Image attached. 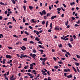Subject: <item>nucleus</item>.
Instances as JSON below:
<instances>
[{
  "label": "nucleus",
  "mask_w": 80,
  "mask_h": 80,
  "mask_svg": "<svg viewBox=\"0 0 80 80\" xmlns=\"http://www.w3.org/2000/svg\"><path fill=\"white\" fill-rule=\"evenodd\" d=\"M29 55L31 56V57L32 58H34V59H35V58L37 57V55H36V54H32L31 53Z\"/></svg>",
  "instance_id": "nucleus-1"
},
{
  "label": "nucleus",
  "mask_w": 80,
  "mask_h": 80,
  "mask_svg": "<svg viewBox=\"0 0 80 80\" xmlns=\"http://www.w3.org/2000/svg\"><path fill=\"white\" fill-rule=\"evenodd\" d=\"M39 13L40 14L41 16H42L43 15H45L46 14V12L45 11V10H43L42 12H40Z\"/></svg>",
  "instance_id": "nucleus-2"
},
{
  "label": "nucleus",
  "mask_w": 80,
  "mask_h": 80,
  "mask_svg": "<svg viewBox=\"0 0 80 80\" xmlns=\"http://www.w3.org/2000/svg\"><path fill=\"white\" fill-rule=\"evenodd\" d=\"M27 74L28 76H30V78H33V76H32V74H30L28 72L27 73Z\"/></svg>",
  "instance_id": "nucleus-3"
},
{
  "label": "nucleus",
  "mask_w": 80,
  "mask_h": 80,
  "mask_svg": "<svg viewBox=\"0 0 80 80\" xmlns=\"http://www.w3.org/2000/svg\"><path fill=\"white\" fill-rule=\"evenodd\" d=\"M42 72V73H42V75H47V73H45V71H44L43 70H42L41 71Z\"/></svg>",
  "instance_id": "nucleus-4"
},
{
  "label": "nucleus",
  "mask_w": 80,
  "mask_h": 80,
  "mask_svg": "<svg viewBox=\"0 0 80 80\" xmlns=\"http://www.w3.org/2000/svg\"><path fill=\"white\" fill-rule=\"evenodd\" d=\"M71 70L69 69H64V72H67L68 71V72H70Z\"/></svg>",
  "instance_id": "nucleus-5"
},
{
  "label": "nucleus",
  "mask_w": 80,
  "mask_h": 80,
  "mask_svg": "<svg viewBox=\"0 0 80 80\" xmlns=\"http://www.w3.org/2000/svg\"><path fill=\"white\" fill-rule=\"evenodd\" d=\"M6 57L7 58H12V56H11L9 55H7L6 56Z\"/></svg>",
  "instance_id": "nucleus-6"
},
{
  "label": "nucleus",
  "mask_w": 80,
  "mask_h": 80,
  "mask_svg": "<svg viewBox=\"0 0 80 80\" xmlns=\"http://www.w3.org/2000/svg\"><path fill=\"white\" fill-rule=\"evenodd\" d=\"M24 55V54H21V55L22 57L23 58H25V57H26V58H27V57H28L27 55Z\"/></svg>",
  "instance_id": "nucleus-7"
},
{
  "label": "nucleus",
  "mask_w": 80,
  "mask_h": 80,
  "mask_svg": "<svg viewBox=\"0 0 80 80\" xmlns=\"http://www.w3.org/2000/svg\"><path fill=\"white\" fill-rule=\"evenodd\" d=\"M21 49L22 50H26V48L23 46H22V47H20Z\"/></svg>",
  "instance_id": "nucleus-8"
},
{
  "label": "nucleus",
  "mask_w": 80,
  "mask_h": 80,
  "mask_svg": "<svg viewBox=\"0 0 80 80\" xmlns=\"http://www.w3.org/2000/svg\"><path fill=\"white\" fill-rule=\"evenodd\" d=\"M57 10H58V14L60 13V11L61 10V8H58L57 9Z\"/></svg>",
  "instance_id": "nucleus-9"
},
{
  "label": "nucleus",
  "mask_w": 80,
  "mask_h": 80,
  "mask_svg": "<svg viewBox=\"0 0 80 80\" xmlns=\"http://www.w3.org/2000/svg\"><path fill=\"white\" fill-rule=\"evenodd\" d=\"M70 42H71V43H73V42H73V38H71L70 39Z\"/></svg>",
  "instance_id": "nucleus-10"
},
{
  "label": "nucleus",
  "mask_w": 80,
  "mask_h": 80,
  "mask_svg": "<svg viewBox=\"0 0 80 80\" xmlns=\"http://www.w3.org/2000/svg\"><path fill=\"white\" fill-rule=\"evenodd\" d=\"M13 77H14L13 75H12L11 78L10 79V80H15V78H13Z\"/></svg>",
  "instance_id": "nucleus-11"
},
{
  "label": "nucleus",
  "mask_w": 80,
  "mask_h": 80,
  "mask_svg": "<svg viewBox=\"0 0 80 80\" xmlns=\"http://www.w3.org/2000/svg\"><path fill=\"white\" fill-rule=\"evenodd\" d=\"M54 29H55V30L56 31L57 30H60V28H58V27H55L54 28Z\"/></svg>",
  "instance_id": "nucleus-12"
},
{
  "label": "nucleus",
  "mask_w": 80,
  "mask_h": 80,
  "mask_svg": "<svg viewBox=\"0 0 80 80\" xmlns=\"http://www.w3.org/2000/svg\"><path fill=\"white\" fill-rule=\"evenodd\" d=\"M72 68L73 70H74V71H75V72H77V70H76V69H75V68H74V67H73V66L72 67Z\"/></svg>",
  "instance_id": "nucleus-13"
},
{
  "label": "nucleus",
  "mask_w": 80,
  "mask_h": 80,
  "mask_svg": "<svg viewBox=\"0 0 80 80\" xmlns=\"http://www.w3.org/2000/svg\"><path fill=\"white\" fill-rule=\"evenodd\" d=\"M35 40H37V41H40V39L38 38V37H36L35 39Z\"/></svg>",
  "instance_id": "nucleus-14"
},
{
  "label": "nucleus",
  "mask_w": 80,
  "mask_h": 80,
  "mask_svg": "<svg viewBox=\"0 0 80 80\" xmlns=\"http://www.w3.org/2000/svg\"><path fill=\"white\" fill-rule=\"evenodd\" d=\"M58 46L59 48H62V44H60Z\"/></svg>",
  "instance_id": "nucleus-15"
},
{
  "label": "nucleus",
  "mask_w": 80,
  "mask_h": 80,
  "mask_svg": "<svg viewBox=\"0 0 80 80\" xmlns=\"http://www.w3.org/2000/svg\"><path fill=\"white\" fill-rule=\"evenodd\" d=\"M29 8L30 9V10H32V9H33V7L29 6Z\"/></svg>",
  "instance_id": "nucleus-16"
},
{
  "label": "nucleus",
  "mask_w": 80,
  "mask_h": 80,
  "mask_svg": "<svg viewBox=\"0 0 80 80\" xmlns=\"http://www.w3.org/2000/svg\"><path fill=\"white\" fill-rule=\"evenodd\" d=\"M38 47H39V48H44L41 45H39Z\"/></svg>",
  "instance_id": "nucleus-17"
},
{
  "label": "nucleus",
  "mask_w": 80,
  "mask_h": 80,
  "mask_svg": "<svg viewBox=\"0 0 80 80\" xmlns=\"http://www.w3.org/2000/svg\"><path fill=\"white\" fill-rule=\"evenodd\" d=\"M65 23L66 26H67V25H68V21L67 20V22H66Z\"/></svg>",
  "instance_id": "nucleus-18"
},
{
  "label": "nucleus",
  "mask_w": 80,
  "mask_h": 80,
  "mask_svg": "<svg viewBox=\"0 0 80 80\" xmlns=\"http://www.w3.org/2000/svg\"><path fill=\"white\" fill-rule=\"evenodd\" d=\"M76 68H77V71L79 73H80V70L78 69V67H77Z\"/></svg>",
  "instance_id": "nucleus-19"
},
{
  "label": "nucleus",
  "mask_w": 80,
  "mask_h": 80,
  "mask_svg": "<svg viewBox=\"0 0 80 80\" xmlns=\"http://www.w3.org/2000/svg\"><path fill=\"white\" fill-rule=\"evenodd\" d=\"M76 23H77V24H80V20H78V22H76Z\"/></svg>",
  "instance_id": "nucleus-20"
},
{
  "label": "nucleus",
  "mask_w": 80,
  "mask_h": 80,
  "mask_svg": "<svg viewBox=\"0 0 80 80\" xmlns=\"http://www.w3.org/2000/svg\"><path fill=\"white\" fill-rule=\"evenodd\" d=\"M23 8H24V10L25 11L26 10V6L24 5L23 6Z\"/></svg>",
  "instance_id": "nucleus-21"
},
{
  "label": "nucleus",
  "mask_w": 80,
  "mask_h": 80,
  "mask_svg": "<svg viewBox=\"0 0 80 80\" xmlns=\"http://www.w3.org/2000/svg\"><path fill=\"white\" fill-rule=\"evenodd\" d=\"M68 45L70 48H72V46L71 44H70V43H68Z\"/></svg>",
  "instance_id": "nucleus-22"
},
{
  "label": "nucleus",
  "mask_w": 80,
  "mask_h": 80,
  "mask_svg": "<svg viewBox=\"0 0 80 80\" xmlns=\"http://www.w3.org/2000/svg\"><path fill=\"white\" fill-rule=\"evenodd\" d=\"M46 59H47V58H44L43 59V62H45V61H46Z\"/></svg>",
  "instance_id": "nucleus-23"
},
{
  "label": "nucleus",
  "mask_w": 80,
  "mask_h": 80,
  "mask_svg": "<svg viewBox=\"0 0 80 80\" xmlns=\"http://www.w3.org/2000/svg\"><path fill=\"white\" fill-rule=\"evenodd\" d=\"M24 33H25V34H26V35H30V34L28 33V32H27V31H25Z\"/></svg>",
  "instance_id": "nucleus-24"
},
{
  "label": "nucleus",
  "mask_w": 80,
  "mask_h": 80,
  "mask_svg": "<svg viewBox=\"0 0 80 80\" xmlns=\"http://www.w3.org/2000/svg\"><path fill=\"white\" fill-rule=\"evenodd\" d=\"M70 4L71 5H75V2H73L72 3L71 2L70 3Z\"/></svg>",
  "instance_id": "nucleus-25"
},
{
  "label": "nucleus",
  "mask_w": 80,
  "mask_h": 80,
  "mask_svg": "<svg viewBox=\"0 0 80 80\" xmlns=\"http://www.w3.org/2000/svg\"><path fill=\"white\" fill-rule=\"evenodd\" d=\"M12 20H13V21H14V22H16V20H15V18H14V17H12Z\"/></svg>",
  "instance_id": "nucleus-26"
},
{
  "label": "nucleus",
  "mask_w": 80,
  "mask_h": 80,
  "mask_svg": "<svg viewBox=\"0 0 80 80\" xmlns=\"http://www.w3.org/2000/svg\"><path fill=\"white\" fill-rule=\"evenodd\" d=\"M62 51L63 52H67V51L64 49H62Z\"/></svg>",
  "instance_id": "nucleus-27"
},
{
  "label": "nucleus",
  "mask_w": 80,
  "mask_h": 80,
  "mask_svg": "<svg viewBox=\"0 0 80 80\" xmlns=\"http://www.w3.org/2000/svg\"><path fill=\"white\" fill-rule=\"evenodd\" d=\"M32 52L33 53H36L37 52V51L35 49H33L32 50Z\"/></svg>",
  "instance_id": "nucleus-28"
},
{
  "label": "nucleus",
  "mask_w": 80,
  "mask_h": 80,
  "mask_svg": "<svg viewBox=\"0 0 80 80\" xmlns=\"http://www.w3.org/2000/svg\"><path fill=\"white\" fill-rule=\"evenodd\" d=\"M75 64L76 66H78L79 64V63H78V62H76Z\"/></svg>",
  "instance_id": "nucleus-29"
},
{
  "label": "nucleus",
  "mask_w": 80,
  "mask_h": 80,
  "mask_svg": "<svg viewBox=\"0 0 80 80\" xmlns=\"http://www.w3.org/2000/svg\"><path fill=\"white\" fill-rule=\"evenodd\" d=\"M50 28H52V23H50Z\"/></svg>",
  "instance_id": "nucleus-30"
},
{
  "label": "nucleus",
  "mask_w": 80,
  "mask_h": 80,
  "mask_svg": "<svg viewBox=\"0 0 80 80\" xmlns=\"http://www.w3.org/2000/svg\"><path fill=\"white\" fill-rule=\"evenodd\" d=\"M45 21H43L42 22V25H44L45 24Z\"/></svg>",
  "instance_id": "nucleus-31"
},
{
  "label": "nucleus",
  "mask_w": 80,
  "mask_h": 80,
  "mask_svg": "<svg viewBox=\"0 0 80 80\" xmlns=\"http://www.w3.org/2000/svg\"><path fill=\"white\" fill-rule=\"evenodd\" d=\"M50 16V13H48L47 14V17H48L49 16Z\"/></svg>",
  "instance_id": "nucleus-32"
},
{
  "label": "nucleus",
  "mask_w": 80,
  "mask_h": 80,
  "mask_svg": "<svg viewBox=\"0 0 80 80\" xmlns=\"http://www.w3.org/2000/svg\"><path fill=\"white\" fill-rule=\"evenodd\" d=\"M29 43H31L32 44H33V43H34V42L32 41H30Z\"/></svg>",
  "instance_id": "nucleus-33"
},
{
  "label": "nucleus",
  "mask_w": 80,
  "mask_h": 80,
  "mask_svg": "<svg viewBox=\"0 0 80 80\" xmlns=\"http://www.w3.org/2000/svg\"><path fill=\"white\" fill-rule=\"evenodd\" d=\"M23 40L24 41H27V38H25L23 39Z\"/></svg>",
  "instance_id": "nucleus-34"
},
{
  "label": "nucleus",
  "mask_w": 80,
  "mask_h": 80,
  "mask_svg": "<svg viewBox=\"0 0 80 80\" xmlns=\"http://www.w3.org/2000/svg\"><path fill=\"white\" fill-rule=\"evenodd\" d=\"M0 5H5L4 3L2 2H0Z\"/></svg>",
  "instance_id": "nucleus-35"
},
{
  "label": "nucleus",
  "mask_w": 80,
  "mask_h": 80,
  "mask_svg": "<svg viewBox=\"0 0 80 80\" xmlns=\"http://www.w3.org/2000/svg\"><path fill=\"white\" fill-rule=\"evenodd\" d=\"M66 53H67V54L68 55H69V56H71V54H70L69 52H67Z\"/></svg>",
  "instance_id": "nucleus-36"
},
{
  "label": "nucleus",
  "mask_w": 80,
  "mask_h": 80,
  "mask_svg": "<svg viewBox=\"0 0 80 80\" xmlns=\"http://www.w3.org/2000/svg\"><path fill=\"white\" fill-rule=\"evenodd\" d=\"M76 57H77V58H80V56L79 55H76Z\"/></svg>",
  "instance_id": "nucleus-37"
},
{
  "label": "nucleus",
  "mask_w": 80,
  "mask_h": 80,
  "mask_svg": "<svg viewBox=\"0 0 80 80\" xmlns=\"http://www.w3.org/2000/svg\"><path fill=\"white\" fill-rule=\"evenodd\" d=\"M72 37H73V38H74V39H76V36H75V35H73L72 36Z\"/></svg>",
  "instance_id": "nucleus-38"
},
{
  "label": "nucleus",
  "mask_w": 80,
  "mask_h": 80,
  "mask_svg": "<svg viewBox=\"0 0 80 80\" xmlns=\"http://www.w3.org/2000/svg\"><path fill=\"white\" fill-rule=\"evenodd\" d=\"M71 18H72V20H71V21H72V20H74L75 19V18L73 17H72Z\"/></svg>",
  "instance_id": "nucleus-39"
},
{
  "label": "nucleus",
  "mask_w": 80,
  "mask_h": 80,
  "mask_svg": "<svg viewBox=\"0 0 80 80\" xmlns=\"http://www.w3.org/2000/svg\"><path fill=\"white\" fill-rule=\"evenodd\" d=\"M28 68V66H26L24 67V68L25 69H27V68Z\"/></svg>",
  "instance_id": "nucleus-40"
},
{
  "label": "nucleus",
  "mask_w": 80,
  "mask_h": 80,
  "mask_svg": "<svg viewBox=\"0 0 80 80\" xmlns=\"http://www.w3.org/2000/svg\"><path fill=\"white\" fill-rule=\"evenodd\" d=\"M58 63L59 64H63V62H58Z\"/></svg>",
  "instance_id": "nucleus-41"
},
{
  "label": "nucleus",
  "mask_w": 80,
  "mask_h": 80,
  "mask_svg": "<svg viewBox=\"0 0 80 80\" xmlns=\"http://www.w3.org/2000/svg\"><path fill=\"white\" fill-rule=\"evenodd\" d=\"M51 20H53L54 19V17H53V16H52L51 18Z\"/></svg>",
  "instance_id": "nucleus-42"
},
{
  "label": "nucleus",
  "mask_w": 80,
  "mask_h": 80,
  "mask_svg": "<svg viewBox=\"0 0 80 80\" xmlns=\"http://www.w3.org/2000/svg\"><path fill=\"white\" fill-rule=\"evenodd\" d=\"M8 48H9V49H10L11 50H12V49H13V48L9 47H8Z\"/></svg>",
  "instance_id": "nucleus-43"
},
{
  "label": "nucleus",
  "mask_w": 80,
  "mask_h": 80,
  "mask_svg": "<svg viewBox=\"0 0 80 80\" xmlns=\"http://www.w3.org/2000/svg\"><path fill=\"white\" fill-rule=\"evenodd\" d=\"M47 73L48 75H50V71H48L47 72Z\"/></svg>",
  "instance_id": "nucleus-44"
},
{
  "label": "nucleus",
  "mask_w": 80,
  "mask_h": 80,
  "mask_svg": "<svg viewBox=\"0 0 80 80\" xmlns=\"http://www.w3.org/2000/svg\"><path fill=\"white\" fill-rule=\"evenodd\" d=\"M53 59L55 60V61H56L57 60V58H56L55 57H53Z\"/></svg>",
  "instance_id": "nucleus-45"
},
{
  "label": "nucleus",
  "mask_w": 80,
  "mask_h": 80,
  "mask_svg": "<svg viewBox=\"0 0 80 80\" xmlns=\"http://www.w3.org/2000/svg\"><path fill=\"white\" fill-rule=\"evenodd\" d=\"M48 32H52V29H51V28L48 30Z\"/></svg>",
  "instance_id": "nucleus-46"
},
{
  "label": "nucleus",
  "mask_w": 80,
  "mask_h": 80,
  "mask_svg": "<svg viewBox=\"0 0 80 80\" xmlns=\"http://www.w3.org/2000/svg\"><path fill=\"white\" fill-rule=\"evenodd\" d=\"M74 26V27H79V25L77 24H75Z\"/></svg>",
  "instance_id": "nucleus-47"
},
{
  "label": "nucleus",
  "mask_w": 80,
  "mask_h": 80,
  "mask_svg": "<svg viewBox=\"0 0 80 80\" xmlns=\"http://www.w3.org/2000/svg\"><path fill=\"white\" fill-rule=\"evenodd\" d=\"M12 2L13 3V4H15V1H14V0H12Z\"/></svg>",
  "instance_id": "nucleus-48"
},
{
  "label": "nucleus",
  "mask_w": 80,
  "mask_h": 80,
  "mask_svg": "<svg viewBox=\"0 0 80 80\" xmlns=\"http://www.w3.org/2000/svg\"><path fill=\"white\" fill-rule=\"evenodd\" d=\"M28 72H32V70L31 69H28Z\"/></svg>",
  "instance_id": "nucleus-49"
},
{
  "label": "nucleus",
  "mask_w": 80,
  "mask_h": 80,
  "mask_svg": "<svg viewBox=\"0 0 80 80\" xmlns=\"http://www.w3.org/2000/svg\"><path fill=\"white\" fill-rule=\"evenodd\" d=\"M54 68H56V69H58V66H54Z\"/></svg>",
  "instance_id": "nucleus-50"
},
{
  "label": "nucleus",
  "mask_w": 80,
  "mask_h": 80,
  "mask_svg": "<svg viewBox=\"0 0 80 80\" xmlns=\"http://www.w3.org/2000/svg\"><path fill=\"white\" fill-rule=\"evenodd\" d=\"M40 34V33L38 31H37L36 32V35H39Z\"/></svg>",
  "instance_id": "nucleus-51"
},
{
  "label": "nucleus",
  "mask_w": 80,
  "mask_h": 80,
  "mask_svg": "<svg viewBox=\"0 0 80 80\" xmlns=\"http://www.w3.org/2000/svg\"><path fill=\"white\" fill-rule=\"evenodd\" d=\"M32 72H31V73H34V72H36V71L34 70H32Z\"/></svg>",
  "instance_id": "nucleus-52"
},
{
  "label": "nucleus",
  "mask_w": 80,
  "mask_h": 80,
  "mask_svg": "<svg viewBox=\"0 0 80 80\" xmlns=\"http://www.w3.org/2000/svg\"><path fill=\"white\" fill-rule=\"evenodd\" d=\"M61 39H62V40H65V37L64 38H63V37H61Z\"/></svg>",
  "instance_id": "nucleus-53"
},
{
  "label": "nucleus",
  "mask_w": 80,
  "mask_h": 80,
  "mask_svg": "<svg viewBox=\"0 0 80 80\" xmlns=\"http://www.w3.org/2000/svg\"><path fill=\"white\" fill-rule=\"evenodd\" d=\"M10 24H12V23L11 22H8V23H7V25H9V24H10Z\"/></svg>",
  "instance_id": "nucleus-54"
},
{
  "label": "nucleus",
  "mask_w": 80,
  "mask_h": 80,
  "mask_svg": "<svg viewBox=\"0 0 80 80\" xmlns=\"http://www.w3.org/2000/svg\"><path fill=\"white\" fill-rule=\"evenodd\" d=\"M47 26H48V21H47L46 22V27H47Z\"/></svg>",
  "instance_id": "nucleus-55"
},
{
  "label": "nucleus",
  "mask_w": 80,
  "mask_h": 80,
  "mask_svg": "<svg viewBox=\"0 0 80 80\" xmlns=\"http://www.w3.org/2000/svg\"><path fill=\"white\" fill-rule=\"evenodd\" d=\"M30 67H33V64L32 63V64H30Z\"/></svg>",
  "instance_id": "nucleus-56"
},
{
  "label": "nucleus",
  "mask_w": 80,
  "mask_h": 80,
  "mask_svg": "<svg viewBox=\"0 0 80 80\" xmlns=\"http://www.w3.org/2000/svg\"><path fill=\"white\" fill-rule=\"evenodd\" d=\"M25 19H24V18H23V23H24V22H25Z\"/></svg>",
  "instance_id": "nucleus-57"
},
{
  "label": "nucleus",
  "mask_w": 80,
  "mask_h": 80,
  "mask_svg": "<svg viewBox=\"0 0 80 80\" xmlns=\"http://www.w3.org/2000/svg\"><path fill=\"white\" fill-rule=\"evenodd\" d=\"M70 27V25H68L67 27V28H69Z\"/></svg>",
  "instance_id": "nucleus-58"
},
{
  "label": "nucleus",
  "mask_w": 80,
  "mask_h": 80,
  "mask_svg": "<svg viewBox=\"0 0 80 80\" xmlns=\"http://www.w3.org/2000/svg\"><path fill=\"white\" fill-rule=\"evenodd\" d=\"M25 25H29V24H28V23H25Z\"/></svg>",
  "instance_id": "nucleus-59"
},
{
  "label": "nucleus",
  "mask_w": 80,
  "mask_h": 80,
  "mask_svg": "<svg viewBox=\"0 0 80 80\" xmlns=\"http://www.w3.org/2000/svg\"><path fill=\"white\" fill-rule=\"evenodd\" d=\"M9 28H12V26L11 25L9 26Z\"/></svg>",
  "instance_id": "nucleus-60"
},
{
  "label": "nucleus",
  "mask_w": 80,
  "mask_h": 80,
  "mask_svg": "<svg viewBox=\"0 0 80 80\" xmlns=\"http://www.w3.org/2000/svg\"><path fill=\"white\" fill-rule=\"evenodd\" d=\"M5 79L6 80H8V78L7 77L5 76Z\"/></svg>",
  "instance_id": "nucleus-61"
},
{
  "label": "nucleus",
  "mask_w": 80,
  "mask_h": 80,
  "mask_svg": "<svg viewBox=\"0 0 80 80\" xmlns=\"http://www.w3.org/2000/svg\"><path fill=\"white\" fill-rule=\"evenodd\" d=\"M52 52H55V49H52Z\"/></svg>",
  "instance_id": "nucleus-62"
},
{
  "label": "nucleus",
  "mask_w": 80,
  "mask_h": 80,
  "mask_svg": "<svg viewBox=\"0 0 80 80\" xmlns=\"http://www.w3.org/2000/svg\"><path fill=\"white\" fill-rule=\"evenodd\" d=\"M68 40V38H65V39H64V40H65V41H66V40Z\"/></svg>",
  "instance_id": "nucleus-63"
},
{
  "label": "nucleus",
  "mask_w": 80,
  "mask_h": 80,
  "mask_svg": "<svg viewBox=\"0 0 80 80\" xmlns=\"http://www.w3.org/2000/svg\"><path fill=\"white\" fill-rule=\"evenodd\" d=\"M42 57H46V55L45 54H44L42 56Z\"/></svg>",
  "instance_id": "nucleus-64"
}]
</instances>
